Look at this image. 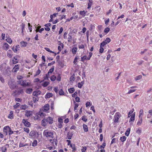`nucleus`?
I'll return each instance as SVG.
<instances>
[{"instance_id":"nucleus-11","label":"nucleus","mask_w":152,"mask_h":152,"mask_svg":"<svg viewBox=\"0 0 152 152\" xmlns=\"http://www.w3.org/2000/svg\"><path fill=\"white\" fill-rule=\"evenodd\" d=\"M51 26V24L50 23H48L45 25L46 28H45V30L47 31H49L50 30V28H49V26Z\"/></svg>"},{"instance_id":"nucleus-56","label":"nucleus","mask_w":152,"mask_h":152,"mask_svg":"<svg viewBox=\"0 0 152 152\" xmlns=\"http://www.w3.org/2000/svg\"><path fill=\"white\" fill-rule=\"evenodd\" d=\"M0 80L2 83L4 82V80L3 77L1 75H0Z\"/></svg>"},{"instance_id":"nucleus-24","label":"nucleus","mask_w":152,"mask_h":152,"mask_svg":"<svg viewBox=\"0 0 152 152\" xmlns=\"http://www.w3.org/2000/svg\"><path fill=\"white\" fill-rule=\"evenodd\" d=\"M33 90L31 88H28L26 89V93L28 94H30L32 91Z\"/></svg>"},{"instance_id":"nucleus-38","label":"nucleus","mask_w":152,"mask_h":152,"mask_svg":"<svg viewBox=\"0 0 152 152\" xmlns=\"http://www.w3.org/2000/svg\"><path fill=\"white\" fill-rule=\"evenodd\" d=\"M80 14L81 15H82L83 17H84L86 15V12H85V11H81L80 12Z\"/></svg>"},{"instance_id":"nucleus-27","label":"nucleus","mask_w":152,"mask_h":152,"mask_svg":"<svg viewBox=\"0 0 152 152\" xmlns=\"http://www.w3.org/2000/svg\"><path fill=\"white\" fill-rule=\"evenodd\" d=\"M135 114L132 115V116H131L129 121V122H130L131 121H134V120L135 119Z\"/></svg>"},{"instance_id":"nucleus-18","label":"nucleus","mask_w":152,"mask_h":152,"mask_svg":"<svg viewBox=\"0 0 152 152\" xmlns=\"http://www.w3.org/2000/svg\"><path fill=\"white\" fill-rule=\"evenodd\" d=\"M29 135L30 136L33 137H34L36 135V132L34 131H32L30 132Z\"/></svg>"},{"instance_id":"nucleus-49","label":"nucleus","mask_w":152,"mask_h":152,"mask_svg":"<svg viewBox=\"0 0 152 152\" xmlns=\"http://www.w3.org/2000/svg\"><path fill=\"white\" fill-rule=\"evenodd\" d=\"M59 94L60 95H62L64 94V92L62 89H61L59 92Z\"/></svg>"},{"instance_id":"nucleus-55","label":"nucleus","mask_w":152,"mask_h":152,"mask_svg":"<svg viewBox=\"0 0 152 152\" xmlns=\"http://www.w3.org/2000/svg\"><path fill=\"white\" fill-rule=\"evenodd\" d=\"M136 91L135 89H130V90L127 93V94H130L131 93L134 92Z\"/></svg>"},{"instance_id":"nucleus-43","label":"nucleus","mask_w":152,"mask_h":152,"mask_svg":"<svg viewBox=\"0 0 152 152\" xmlns=\"http://www.w3.org/2000/svg\"><path fill=\"white\" fill-rule=\"evenodd\" d=\"M92 53L90 52L89 53V55L88 56V57H87V60H89L90 59V58H91V57L92 56Z\"/></svg>"},{"instance_id":"nucleus-53","label":"nucleus","mask_w":152,"mask_h":152,"mask_svg":"<svg viewBox=\"0 0 152 152\" xmlns=\"http://www.w3.org/2000/svg\"><path fill=\"white\" fill-rule=\"evenodd\" d=\"M142 132V129L140 128L138 129L136 131V133L139 134H140Z\"/></svg>"},{"instance_id":"nucleus-13","label":"nucleus","mask_w":152,"mask_h":152,"mask_svg":"<svg viewBox=\"0 0 152 152\" xmlns=\"http://www.w3.org/2000/svg\"><path fill=\"white\" fill-rule=\"evenodd\" d=\"M13 112L12 111H10V114L8 116V118H9L12 119L13 118Z\"/></svg>"},{"instance_id":"nucleus-45","label":"nucleus","mask_w":152,"mask_h":152,"mask_svg":"<svg viewBox=\"0 0 152 152\" xmlns=\"http://www.w3.org/2000/svg\"><path fill=\"white\" fill-rule=\"evenodd\" d=\"M41 72V70L39 69H38V71L36 72L35 74L34 75V76L36 77L40 74Z\"/></svg>"},{"instance_id":"nucleus-62","label":"nucleus","mask_w":152,"mask_h":152,"mask_svg":"<svg viewBox=\"0 0 152 152\" xmlns=\"http://www.w3.org/2000/svg\"><path fill=\"white\" fill-rule=\"evenodd\" d=\"M27 145V144H26L24 145L23 143H20L19 144V147H22L25 146H26Z\"/></svg>"},{"instance_id":"nucleus-46","label":"nucleus","mask_w":152,"mask_h":152,"mask_svg":"<svg viewBox=\"0 0 152 152\" xmlns=\"http://www.w3.org/2000/svg\"><path fill=\"white\" fill-rule=\"evenodd\" d=\"M110 28L108 27L106 28L104 30V32L106 33H108L110 31Z\"/></svg>"},{"instance_id":"nucleus-40","label":"nucleus","mask_w":152,"mask_h":152,"mask_svg":"<svg viewBox=\"0 0 152 152\" xmlns=\"http://www.w3.org/2000/svg\"><path fill=\"white\" fill-rule=\"evenodd\" d=\"M54 66H53L52 67L49 71L48 72L50 73H52L54 71Z\"/></svg>"},{"instance_id":"nucleus-7","label":"nucleus","mask_w":152,"mask_h":152,"mask_svg":"<svg viewBox=\"0 0 152 152\" xmlns=\"http://www.w3.org/2000/svg\"><path fill=\"white\" fill-rule=\"evenodd\" d=\"M9 45L7 43H4L3 46V48L4 50H7L9 48Z\"/></svg>"},{"instance_id":"nucleus-50","label":"nucleus","mask_w":152,"mask_h":152,"mask_svg":"<svg viewBox=\"0 0 152 152\" xmlns=\"http://www.w3.org/2000/svg\"><path fill=\"white\" fill-rule=\"evenodd\" d=\"M79 58H78L77 56L75 57L73 61V63L75 64H77L76 62H77V60Z\"/></svg>"},{"instance_id":"nucleus-33","label":"nucleus","mask_w":152,"mask_h":152,"mask_svg":"<svg viewBox=\"0 0 152 152\" xmlns=\"http://www.w3.org/2000/svg\"><path fill=\"white\" fill-rule=\"evenodd\" d=\"M50 83L48 82L45 81L44 83L42 84V85L44 87H45L47 86Z\"/></svg>"},{"instance_id":"nucleus-14","label":"nucleus","mask_w":152,"mask_h":152,"mask_svg":"<svg viewBox=\"0 0 152 152\" xmlns=\"http://www.w3.org/2000/svg\"><path fill=\"white\" fill-rule=\"evenodd\" d=\"M12 52L11 50H9L7 53V56L9 58H11L12 57Z\"/></svg>"},{"instance_id":"nucleus-16","label":"nucleus","mask_w":152,"mask_h":152,"mask_svg":"<svg viewBox=\"0 0 152 152\" xmlns=\"http://www.w3.org/2000/svg\"><path fill=\"white\" fill-rule=\"evenodd\" d=\"M83 128L85 132H87L88 131V129L87 126L85 124L83 125Z\"/></svg>"},{"instance_id":"nucleus-3","label":"nucleus","mask_w":152,"mask_h":152,"mask_svg":"<svg viewBox=\"0 0 152 152\" xmlns=\"http://www.w3.org/2000/svg\"><path fill=\"white\" fill-rule=\"evenodd\" d=\"M120 117V114L118 112L116 113L114 116V122L117 123L118 122L119 118Z\"/></svg>"},{"instance_id":"nucleus-20","label":"nucleus","mask_w":152,"mask_h":152,"mask_svg":"<svg viewBox=\"0 0 152 152\" xmlns=\"http://www.w3.org/2000/svg\"><path fill=\"white\" fill-rule=\"evenodd\" d=\"M70 146L72 148V151L74 152L76 150V148L75 147V145L74 144H70Z\"/></svg>"},{"instance_id":"nucleus-34","label":"nucleus","mask_w":152,"mask_h":152,"mask_svg":"<svg viewBox=\"0 0 152 152\" xmlns=\"http://www.w3.org/2000/svg\"><path fill=\"white\" fill-rule=\"evenodd\" d=\"M1 149L2 152H6L7 150V148L5 146H4L3 147H2L1 148Z\"/></svg>"},{"instance_id":"nucleus-21","label":"nucleus","mask_w":152,"mask_h":152,"mask_svg":"<svg viewBox=\"0 0 152 152\" xmlns=\"http://www.w3.org/2000/svg\"><path fill=\"white\" fill-rule=\"evenodd\" d=\"M73 134L72 133L68 132L67 134V137L68 139L70 140L71 139Z\"/></svg>"},{"instance_id":"nucleus-54","label":"nucleus","mask_w":152,"mask_h":152,"mask_svg":"<svg viewBox=\"0 0 152 152\" xmlns=\"http://www.w3.org/2000/svg\"><path fill=\"white\" fill-rule=\"evenodd\" d=\"M23 129H24V131L25 132H26L27 133H28L29 132V129L27 128H24Z\"/></svg>"},{"instance_id":"nucleus-47","label":"nucleus","mask_w":152,"mask_h":152,"mask_svg":"<svg viewBox=\"0 0 152 152\" xmlns=\"http://www.w3.org/2000/svg\"><path fill=\"white\" fill-rule=\"evenodd\" d=\"M142 75H139L136 77L135 80H140L142 78Z\"/></svg>"},{"instance_id":"nucleus-28","label":"nucleus","mask_w":152,"mask_h":152,"mask_svg":"<svg viewBox=\"0 0 152 152\" xmlns=\"http://www.w3.org/2000/svg\"><path fill=\"white\" fill-rule=\"evenodd\" d=\"M53 96V94L51 93H47L45 96V98H49Z\"/></svg>"},{"instance_id":"nucleus-26","label":"nucleus","mask_w":152,"mask_h":152,"mask_svg":"<svg viewBox=\"0 0 152 152\" xmlns=\"http://www.w3.org/2000/svg\"><path fill=\"white\" fill-rule=\"evenodd\" d=\"M45 49L46 51L48 52H49L50 53H54V56H56V53H55L54 52L51 51L49 48H45Z\"/></svg>"},{"instance_id":"nucleus-51","label":"nucleus","mask_w":152,"mask_h":152,"mask_svg":"<svg viewBox=\"0 0 152 152\" xmlns=\"http://www.w3.org/2000/svg\"><path fill=\"white\" fill-rule=\"evenodd\" d=\"M21 29H22V32L23 33V31L24 29L25 28V24H24L22 23V24L21 25Z\"/></svg>"},{"instance_id":"nucleus-41","label":"nucleus","mask_w":152,"mask_h":152,"mask_svg":"<svg viewBox=\"0 0 152 152\" xmlns=\"http://www.w3.org/2000/svg\"><path fill=\"white\" fill-rule=\"evenodd\" d=\"M68 35L69 36V37L68 38V41L69 42H72V37L71 35L69 34H68Z\"/></svg>"},{"instance_id":"nucleus-60","label":"nucleus","mask_w":152,"mask_h":152,"mask_svg":"<svg viewBox=\"0 0 152 152\" xmlns=\"http://www.w3.org/2000/svg\"><path fill=\"white\" fill-rule=\"evenodd\" d=\"M82 119L85 122H86L87 120L86 117L85 116H83L82 117Z\"/></svg>"},{"instance_id":"nucleus-52","label":"nucleus","mask_w":152,"mask_h":152,"mask_svg":"<svg viewBox=\"0 0 152 152\" xmlns=\"http://www.w3.org/2000/svg\"><path fill=\"white\" fill-rule=\"evenodd\" d=\"M143 114V111L142 109H140L139 112V117H141V115H142Z\"/></svg>"},{"instance_id":"nucleus-25","label":"nucleus","mask_w":152,"mask_h":152,"mask_svg":"<svg viewBox=\"0 0 152 152\" xmlns=\"http://www.w3.org/2000/svg\"><path fill=\"white\" fill-rule=\"evenodd\" d=\"M84 83V81H82L81 82L78 83L77 84L78 87L79 88H81Z\"/></svg>"},{"instance_id":"nucleus-23","label":"nucleus","mask_w":152,"mask_h":152,"mask_svg":"<svg viewBox=\"0 0 152 152\" xmlns=\"http://www.w3.org/2000/svg\"><path fill=\"white\" fill-rule=\"evenodd\" d=\"M10 130V128L8 126H5L4 128V132H5L6 134H7V132L8 130Z\"/></svg>"},{"instance_id":"nucleus-6","label":"nucleus","mask_w":152,"mask_h":152,"mask_svg":"<svg viewBox=\"0 0 152 152\" xmlns=\"http://www.w3.org/2000/svg\"><path fill=\"white\" fill-rule=\"evenodd\" d=\"M30 83L28 82H27L26 80H24L22 81V82L21 86H23V87H26L29 86Z\"/></svg>"},{"instance_id":"nucleus-2","label":"nucleus","mask_w":152,"mask_h":152,"mask_svg":"<svg viewBox=\"0 0 152 152\" xmlns=\"http://www.w3.org/2000/svg\"><path fill=\"white\" fill-rule=\"evenodd\" d=\"M53 119L52 117H49L43 119L42 120V124L44 126L47 125V124L48 123L50 124L53 123Z\"/></svg>"},{"instance_id":"nucleus-15","label":"nucleus","mask_w":152,"mask_h":152,"mask_svg":"<svg viewBox=\"0 0 152 152\" xmlns=\"http://www.w3.org/2000/svg\"><path fill=\"white\" fill-rule=\"evenodd\" d=\"M89 2L88 4V9H89L91 7V6L93 3V1L92 0H88Z\"/></svg>"},{"instance_id":"nucleus-35","label":"nucleus","mask_w":152,"mask_h":152,"mask_svg":"<svg viewBox=\"0 0 152 152\" xmlns=\"http://www.w3.org/2000/svg\"><path fill=\"white\" fill-rule=\"evenodd\" d=\"M87 57L86 56H83V57H81V61H82L84 62V61L85 60H87Z\"/></svg>"},{"instance_id":"nucleus-30","label":"nucleus","mask_w":152,"mask_h":152,"mask_svg":"<svg viewBox=\"0 0 152 152\" xmlns=\"http://www.w3.org/2000/svg\"><path fill=\"white\" fill-rule=\"evenodd\" d=\"M130 129L128 128L125 133V135L127 136H128L130 133Z\"/></svg>"},{"instance_id":"nucleus-10","label":"nucleus","mask_w":152,"mask_h":152,"mask_svg":"<svg viewBox=\"0 0 152 152\" xmlns=\"http://www.w3.org/2000/svg\"><path fill=\"white\" fill-rule=\"evenodd\" d=\"M41 92L39 91H34L33 93V95L34 96L37 97V96L38 95L41 94Z\"/></svg>"},{"instance_id":"nucleus-64","label":"nucleus","mask_w":152,"mask_h":152,"mask_svg":"<svg viewBox=\"0 0 152 152\" xmlns=\"http://www.w3.org/2000/svg\"><path fill=\"white\" fill-rule=\"evenodd\" d=\"M87 148L86 147H84L81 149L82 152H85Z\"/></svg>"},{"instance_id":"nucleus-59","label":"nucleus","mask_w":152,"mask_h":152,"mask_svg":"<svg viewBox=\"0 0 152 152\" xmlns=\"http://www.w3.org/2000/svg\"><path fill=\"white\" fill-rule=\"evenodd\" d=\"M75 79V78L74 77V75H72L71 76V77H70V81H74Z\"/></svg>"},{"instance_id":"nucleus-1","label":"nucleus","mask_w":152,"mask_h":152,"mask_svg":"<svg viewBox=\"0 0 152 152\" xmlns=\"http://www.w3.org/2000/svg\"><path fill=\"white\" fill-rule=\"evenodd\" d=\"M53 131L48 130H45L43 132V135L47 138H53L54 137Z\"/></svg>"},{"instance_id":"nucleus-44","label":"nucleus","mask_w":152,"mask_h":152,"mask_svg":"<svg viewBox=\"0 0 152 152\" xmlns=\"http://www.w3.org/2000/svg\"><path fill=\"white\" fill-rule=\"evenodd\" d=\"M107 44L106 43V42L104 41H103L101 44L100 45V47H103L104 46Z\"/></svg>"},{"instance_id":"nucleus-12","label":"nucleus","mask_w":152,"mask_h":152,"mask_svg":"<svg viewBox=\"0 0 152 152\" xmlns=\"http://www.w3.org/2000/svg\"><path fill=\"white\" fill-rule=\"evenodd\" d=\"M32 115V113L30 111H27L26 112V113L25 114L26 116H27V117L29 118L30 116Z\"/></svg>"},{"instance_id":"nucleus-19","label":"nucleus","mask_w":152,"mask_h":152,"mask_svg":"<svg viewBox=\"0 0 152 152\" xmlns=\"http://www.w3.org/2000/svg\"><path fill=\"white\" fill-rule=\"evenodd\" d=\"M49 107L48 104H46L44 106V110L46 111H47L49 109Z\"/></svg>"},{"instance_id":"nucleus-42","label":"nucleus","mask_w":152,"mask_h":152,"mask_svg":"<svg viewBox=\"0 0 152 152\" xmlns=\"http://www.w3.org/2000/svg\"><path fill=\"white\" fill-rule=\"evenodd\" d=\"M104 41L106 42V43L107 44L111 41V39L109 38H107Z\"/></svg>"},{"instance_id":"nucleus-29","label":"nucleus","mask_w":152,"mask_h":152,"mask_svg":"<svg viewBox=\"0 0 152 152\" xmlns=\"http://www.w3.org/2000/svg\"><path fill=\"white\" fill-rule=\"evenodd\" d=\"M126 138H127L126 136H123L120 137V140L121 142H124L126 140Z\"/></svg>"},{"instance_id":"nucleus-57","label":"nucleus","mask_w":152,"mask_h":152,"mask_svg":"<svg viewBox=\"0 0 152 152\" xmlns=\"http://www.w3.org/2000/svg\"><path fill=\"white\" fill-rule=\"evenodd\" d=\"M61 77L60 76V74H58V76L57 77V80L58 81H60L61 80Z\"/></svg>"},{"instance_id":"nucleus-9","label":"nucleus","mask_w":152,"mask_h":152,"mask_svg":"<svg viewBox=\"0 0 152 152\" xmlns=\"http://www.w3.org/2000/svg\"><path fill=\"white\" fill-rule=\"evenodd\" d=\"M19 69V65L18 64L16 65L12 70V72H16Z\"/></svg>"},{"instance_id":"nucleus-4","label":"nucleus","mask_w":152,"mask_h":152,"mask_svg":"<svg viewBox=\"0 0 152 152\" xmlns=\"http://www.w3.org/2000/svg\"><path fill=\"white\" fill-rule=\"evenodd\" d=\"M8 85L10 88L12 90L15 89L16 87V85L12 81H10L8 82Z\"/></svg>"},{"instance_id":"nucleus-58","label":"nucleus","mask_w":152,"mask_h":152,"mask_svg":"<svg viewBox=\"0 0 152 152\" xmlns=\"http://www.w3.org/2000/svg\"><path fill=\"white\" fill-rule=\"evenodd\" d=\"M20 104L19 103H16L15 105L14 106V107L15 108H17L18 107L20 106Z\"/></svg>"},{"instance_id":"nucleus-48","label":"nucleus","mask_w":152,"mask_h":152,"mask_svg":"<svg viewBox=\"0 0 152 152\" xmlns=\"http://www.w3.org/2000/svg\"><path fill=\"white\" fill-rule=\"evenodd\" d=\"M44 28H42L41 29L39 30H38L37 29H36L35 31L37 32H39L40 33H41L42 32V31H44Z\"/></svg>"},{"instance_id":"nucleus-17","label":"nucleus","mask_w":152,"mask_h":152,"mask_svg":"<svg viewBox=\"0 0 152 152\" xmlns=\"http://www.w3.org/2000/svg\"><path fill=\"white\" fill-rule=\"evenodd\" d=\"M77 50V47H74L72 49V53L75 54H76Z\"/></svg>"},{"instance_id":"nucleus-63","label":"nucleus","mask_w":152,"mask_h":152,"mask_svg":"<svg viewBox=\"0 0 152 152\" xmlns=\"http://www.w3.org/2000/svg\"><path fill=\"white\" fill-rule=\"evenodd\" d=\"M8 132H9V135L12 134L13 133V131L11 130V129L10 128V130H8Z\"/></svg>"},{"instance_id":"nucleus-37","label":"nucleus","mask_w":152,"mask_h":152,"mask_svg":"<svg viewBox=\"0 0 152 152\" xmlns=\"http://www.w3.org/2000/svg\"><path fill=\"white\" fill-rule=\"evenodd\" d=\"M37 141L36 140H35L33 141L32 143V146L34 147H35L37 146Z\"/></svg>"},{"instance_id":"nucleus-5","label":"nucleus","mask_w":152,"mask_h":152,"mask_svg":"<svg viewBox=\"0 0 152 152\" xmlns=\"http://www.w3.org/2000/svg\"><path fill=\"white\" fill-rule=\"evenodd\" d=\"M22 123H23L24 126L26 127H29L30 126L31 124L30 122H28L26 120L23 119L22 120Z\"/></svg>"},{"instance_id":"nucleus-61","label":"nucleus","mask_w":152,"mask_h":152,"mask_svg":"<svg viewBox=\"0 0 152 152\" xmlns=\"http://www.w3.org/2000/svg\"><path fill=\"white\" fill-rule=\"evenodd\" d=\"M63 120L61 118H59L58 119V121L59 122V123L62 124L63 123Z\"/></svg>"},{"instance_id":"nucleus-22","label":"nucleus","mask_w":152,"mask_h":152,"mask_svg":"<svg viewBox=\"0 0 152 152\" xmlns=\"http://www.w3.org/2000/svg\"><path fill=\"white\" fill-rule=\"evenodd\" d=\"M139 120L137 123V124L138 126H140L142 122V117H139Z\"/></svg>"},{"instance_id":"nucleus-31","label":"nucleus","mask_w":152,"mask_h":152,"mask_svg":"<svg viewBox=\"0 0 152 152\" xmlns=\"http://www.w3.org/2000/svg\"><path fill=\"white\" fill-rule=\"evenodd\" d=\"M13 63L14 64H16L18 63L17 58L15 57H14L12 59Z\"/></svg>"},{"instance_id":"nucleus-39","label":"nucleus","mask_w":152,"mask_h":152,"mask_svg":"<svg viewBox=\"0 0 152 152\" xmlns=\"http://www.w3.org/2000/svg\"><path fill=\"white\" fill-rule=\"evenodd\" d=\"M6 40L7 42H8L10 44H12V41L11 38H8L7 39H6Z\"/></svg>"},{"instance_id":"nucleus-36","label":"nucleus","mask_w":152,"mask_h":152,"mask_svg":"<svg viewBox=\"0 0 152 152\" xmlns=\"http://www.w3.org/2000/svg\"><path fill=\"white\" fill-rule=\"evenodd\" d=\"M69 92L70 93H72L75 91V89L74 88H70L68 89Z\"/></svg>"},{"instance_id":"nucleus-8","label":"nucleus","mask_w":152,"mask_h":152,"mask_svg":"<svg viewBox=\"0 0 152 152\" xmlns=\"http://www.w3.org/2000/svg\"><path fill=\"white\" fill-rule=\"evenodd\" d=\"M20 44L21 47L22 48H24L26 46L28 43L24 41H22L20 42Z\"/></svg>"},{"instance_id":"nucleus-32","label":"nucleus","mask_w":152,"mask_h":152,"mask_svg":"<svg viewBox=\"0 0 152 152\" xmlns=\"http://www.w3.org/2000/svg\"><path fill=\"white\" fill-rule=\"evenodd\" d=\"M56 78V76L54 75H53L51 76L50 77V79L52 81H54L55 80Z\"/></svg>"}]
</instances>
